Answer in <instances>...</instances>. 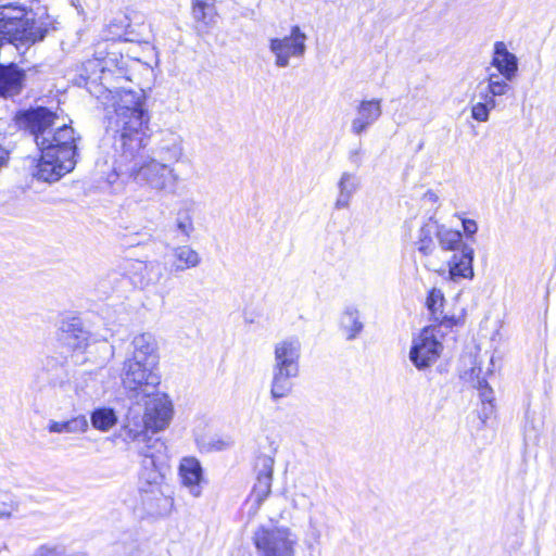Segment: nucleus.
Instances as JSON below:
<instances>
[{"mask_svg": "<svg viewBox=\"0 0 556 556\" xmlns=\"http://www.w3.org/2000/svg\"><path fill=\"white\" fill-rule=\"evenodd\" d=\"M341 325L349 340L355 339L363 330L359 311L355 307H348L342 315Z\"/></svg>", "mask_w": 556, "mask_h": 556, "instance_id": "c756f323", "label": "nucleus"}, {"mask_svg": "<svg viewBox=\"0 0 556 556\" xmlns=\"http://www.w3.org/2000/svg\"><path fill=\"white\" fill-rule=\"evenodd\" d=\"M144 269L148 271V274L153 276V277L149 278L148 283L149 282L155 283L160 280L162 273L157 265H154V264L146 265Z\"/></svg>", "mask_w": 556, "mask_h": 556, "instance_id": "58836bf2", "label": "nucleus"}, {"mask_svg": "<svg viewBox=\"0 0 556 556\" xmlns=\"http://www.w3.org/2000/svg\"><path fill=\"white\" fill-rule=\"evenodd\" d=\"M47 31L48 23L33 10L12 3L0 7V41L34 45L42 40Z\"/></svg>", "mask_w": 556, "mask_h": 556, "instance_id": "39448f33", "label": "nucleus"}, {"mask_svg": "<svg viewBox=\"0 0 556 556\" xmlns=\"http://www.w3.org/2000/svg\"><path fill=\"white\" fill-rule=\"evenodd\" d=\"M25 74L15 65H0V96L4 98L18 94L24 86Z\"/></svg>", "mask_w": 556, "mask_h": 556, "instance_id": "aec40b11", "label": "nucleus"}, {"mask_svg": "<svg viewBox=\"0 0 556 556\" xmlns=\"http://www.w3.org/2000/svg\"><path fill=\"white\" fill-rule=\"evenodd\" d=\"M270 489H253L250 501H254L257 505L261 504L263 500H265L269 494Z\"/></svg>", "mask_w": 556, "mask_h": 556, "instance_id": "4c0bfd02", "label": "nucleus"}, {"mask_svg": "<svg viewBox=\"0 0 556 556\" xmlns=\"http://www.w3.org/2000/svg\"><path fill=\"white\" fill-rule=\"evenodd\" d=\"M138 402H143V414L130 408L126 416L123 433L127 442H146L149 431L157 433L165 430L174 415V406L169 396L157 389L150 394H143Z\"/></svg>", "mask_w": 556, "mask_h": 556, "instance_id": "7ed1b4c3", "label": "nucleus"}, {"mask_svg": "<svg viewBox=\"0 0 556 556\" xmlns=\"http://www.w3.org/2000/svg\"><path fill=\"white\" fill-rule=\"evenodd\" d=\"M380 100H363L356 106L355 117L351 122V131L359 136L366 131L381 116Z\"/></svg>", "mask_w": 556, "mask_h": 556, "instance_id": "dca6fc26", "label": "nucleus"}, {"mask_svg": "<svg viewBox=\"0 0 556 556\" xmlns=\"http://www.w3.org/2000/svg\"><path fill=\"white\" fill-rule=\"evenodd\" d=\"M117 421V414L111 407H98L90 414L91 426L101 432H109L116 426Z\"/></svg>", "mask_w": 556, "mask_h": 556, "instance_id": "c85d7f7f", "label": "nucleus"}, {"mask_svg": "<svg viewBox=\"0 0 556 556\" xmlns=\"http://www.w3.org/2000/svg\"><path fill=\"white\" fill-rule=\"evenodd\" d=\"M426 304L433 320L438 321L440 325L450 327L457 324L454 316L450 317L443 312L444 295L441 290L433 288L429 292Z\"/></svg>", "mask_w": 556, "mask_h": 556, "instance_id": "cd10ccee", "label": "nucleus"}, {"mask_svg": "<svg viewBox=\"0 0 556 556\" xmlns=\"http://www.w3.org/2000/svg\"><path fill=\"white\" fill-rule=\"evenodd\" d=\"M308 538H309V541H308L309 547H312L313 544L319 543L320 530H319L317 523L313 519H309Z\"/></svg>", "mask_w": 556, "mask_h": 556, "instance_id": "c9c22d12", "label": "nucleus"}, {"mask_svg": "<svg viewBox=\"0 0 556 556\" xmlns=\"http://www.w3.org/2000/svg\"><path fill=\"white\" fill-rule=\"evenodd\" d=\"M75 163V159L50 154V152H41L36 177L48 182L56 181L65 174L73 170Z\"/></svg>", "mask_w": 556, "mask_h": 556, "instance_id": "2eb2a0df", "label": "nucleus"}, {"mask_svg": "<svg viewBox=\"0 0 556 556\" xmlns=\"http://www.w3.org/2000/svg\"><path fill=\"white\" fill-rule=\"evenodd\" d=\"M176 226L177 229L186 237H190L192 233L194 227L192 217L189 214V212H186L185 214L179 213L178 217L176 219Z\"/></svg>", "mask_w": 556, "mask_h": 556, "instance_id": "72a5a7b5", "label": "nucleus"}, {"mask_svg": "<svg viewBox=\"0 0 556 556\" xmlns=\"http://www.w3.org/2000/svg\"><path fill=\"white\" fill-rule=\"evenodd\" d=\"M123 387L139 399L143 394H150L159 389L161 376L159 365L153 363L125 359L122 370Z\"/></svg>", "mask_w": 556, "mask_h": 556, "instance_id": "1a4fd4ad", "label": "nucleus"}, {"mask_svg": "<svg viewBox=\"0 0 556 556\" xmlns=\"http://www.w3.org/2000/svg\"><path fill=\"white\" fill-rule=\"evenodd\" d=\"M193 495H194V496H199V495H200V492L198 491V492H195Z\"/></svg>", "mask_w": 556, "mask_h": 556, "instance_id": "49530a36", "label": "nucleus"}, {"mask_svg": "<svg viewBox=\"0 0 556 556\" xmlns=\"http://www.w3.org/2000/svg\"><path fill=\"white\" fill-rule=\"evenodd\" d=\"M488 105H489V111H490L491 109H493V108L495 106V102H494V100L489 99Z\"/></svg>", "mask_w": 556, "mask_h": 556, "instance_id": "37998d69", "label": "nucleus"}, {"mask_svg": "<svg viewBox=\"0 0 556 556\" xmlns=\"http://www.w3.org/2000/svg\"><path fill=\"white\" fill-rule=\"evenodd\" d=\"M214 0H193L192 14L197 21L210 24L213 21Z\"/></svg>", "mask_w": 556, "mask_h": 556, "instance_id": "7c9ffc66", "label": "nucleus"}, {"mask_svg": "<svg viewBox=\"0 0 556 556\" xmlns=\"http://www.w3.org/2000/svg\"><path fill=\"white\" fill-rule=\"evenodd\" d=\"M472 117L477 121H486V105L482 102H478L471 109Z\"/></svg>", "mask_w": 556, "mask_h": 556, "instance_id": "e433bc0d", "label": "nucleus"}, {"mask_svg": "<svg viewBox=\"0 0 556 556\" xmlns=\"http://www.w3.org/2000/svg\"><path fill=\"white\" fill-rule=\"evenodd\" d=\"M10 516V513H0V517Z\"/></svg>", "mask_w": 556, "mask_h": 556, "instance_id": "c03bdc74", "label": "nucleus"}, {"mask_svg": "<svg viewBox=\"0 0 556 556\" xmlns=\"http://www.w3.org/2000/svg\"><path fill=\"white\" fill-rule=\"evenodd\" d=\"M358 187L357 177L350 172H343L337 182L338 194L333 207L337 211L349 208Z\"/></svg>", "mask_w": 556, "mask_h": 556, "instance_id": "412c9836", "label": "nucleus"}, {"mask_svg": "<svg viewBox=\"0 0 556 556\" xmlns=\"http://www.w3.org/2000/svg\"><path fill=\"white\" fill-rule=\"evenodd\" d=\"M128 175L132 180L155 194H175L181 177L174 165L150 155L131 159Z\"/></svg>", "mask_w": 556, "mask_h": 556, "instance_id": "423d86ee", "label": "nucleus"}, {"mask_svg": "<svg viewBox=\"0 0 556 556\" xmlns=\"http://www.w3.org/2000/svg\"><path fill=\"white\" fill-rule=\"evenodd\" d=\"M132 354L127 359L153 363L159 365L160 355L156 339L153 334L144 332L132 339Z\"/></svg>", "mask_w": 556, "mask_h": 556, "instance_id": "f3484780", "label": "nucleus"}, {"mask_svg": "<svg viewBox=\"0 0 556 556\" xmlns=\"http://www.w3.org/2000/svg\"><path fill=\"white\" fill-rule=\"evenodd\" d=\"M75 391H76V394H77V395H80L78 388H76V390H75Z\"/></svg>", "mask_w": 556, "mask_h": 556, "instance_id": "a18cd8bd", "label": "nucleus"}, {"mask_svg": "<svg viewBox=\"0 0 556 556\" xmlns=\"http://www.w3.org/2000/svg\"><path fill=\"white\" fill-rule=\"evenodd\" d=\"M438 242L443 251L454 252L448 261L450 275L453 280L472 276V250L462 240V233L439 224Z\"/></svg>", "mask_w": 556, "mask_h": 556, "instance_id": "0eeeda50", "label": "nucleus"}, {"mask_svg": "<svg viewBox=\"0 0 556 556\" xmlns=\"http://www.w3.org/2000/svg\"><path fill=\"white\" fill-rule=\"evenodd\" d=\"M439 223L433 218H429L418 230L417 240L415 242L418 252L424 256H429L435 251V239L438 240Z\"/></svg>", "mask_w": 556, "mask_h": 556, "instance_id": "a878e982", "label": "nucleus"}, {"mask_svg": "<svg viewBox=\"0 0 556 556\" xmlns=\"http://www.w3.org/2000/svg\"><path fill=\"white\" fill-rule=\"evenodd\" d=\"M485 372L483 371V368L481 365L473 366L470 368V370L465 371L464 379L470 383L473 388H477L481 391H484L486 378ZM484 392H481V395H483Z\"/></svg>", "mask_w": 556, "mask_h": 556, "instance_id": "2f4dec72", "label": "nucleus"}, {"mask_svg": "<svg viewBox=\"0 0 556 556\" xmlns=\"http://www.w3.org/2000/svg\"><path fill=\"white\" fill-rule=\"evenodd\" d=\"M506 81L507 80H500L497 76L490 75L489 93H492L493 96L505 94L510 89L509 85Z\"/></svg>", "mask_w": 556, "mask_h": 556, "instance_id": "f704fd0d", "label": "nucleus"}, {"mask_svg": "<svg viewBox=\"0 0 556 556\" xmlns=\"http://www.w3.org/2000/svg\"><path fill=\"white\" fill-rule=\"evenodd\" d=\"M492 65L498 71L505 80H511L517 73L518 62L514 53L509 52L506 45L497 41L494 45Z\"/></svg>", "mask_w": 556, "mask_h": 556, "instance_id": "6ab92c4d", "label": "nucleus"}, {"mask_svg": "<svg viewBox=\"0 0 556 556\" xmlns=\"http://www.w3.org/2000/svg\"><path fill=\"white\" fill-rule=\"evenodd\" d=\"M306 34L298 25L290 28L289 35L269 38L268 48L275 66L286 68L290 66L291 60H301L306 52Z\"/></svg>", "mask_w": 556, "mask_h": 556, "instance_id": "9d476101", "label": "nucleus"}, {"mask_svg": "<svg viewBox=\"0 0 556 556\" xmlns=\"http://www.w3.org/2000/svg\"><path fill=\"white\" fill-rule=\"evenodd\" d=\"M102 104L114 110L111 125L119 135L121 148L125 159H134L144 147L148 137V113L143 110L139 98L131 91H105L101 97Z\"/></svg>", "mask_w": 556, "mask_h": 556, "instance_id": "f257e3e1", "label": "nucleus"}, {"mask_svg": "<svg viewBox=\"0 0 556 556\" xmlns=\"http://www.w3.org/2000/svg\"><path fill=\"white\" fill-rule=\"evenodd\" d=\"M142 498L148 511L155 516L168 515L174 506L173 497L163 494L161 489H146Z\"/></svg>", "mask_w": 556, "mask_h": 556, "instance_id": "4be33fe9", "label": "nucleus"}, {"mask_svg": "<svg viewBox=\"0 0 556 556\" xmlns=\"http://www.w3.org/2000/svg\"><path fill=\"white\" fill-rule=\"evenodd\" d=\"M207 425L200 421L193 429V435L200 451L202 452H222L233 445V440L229 435L208 434L205 432Z\"/></svg>", "mask_w": 556, "mask_h": 556, "instance_id": "a211bd4d", "label": "nucleus"}, {"mask_svg": "<svg viewBox=\"0 0 556 556\" xmlns=\"http://www.w3.org/2000/svg\"><path fill=\"white\" fill-rule=\"evenodd\" d=\"M17 122L30 131L41 152L75 159L76 136L65 116L40 106L23 112Z\"/></svg>", "mask_w": 556, "mask_h": 556, "instance_id": "f03ea898", "label": "nucleus"}, {"mask_svg": "<svg viewBox=\"0 0 556 556\" xmlns=\"http://www.w3.org/2000/svg\"><path fill=\"white\" fill-rule=\"evenodd\" d=\"M164 479V475L155 467L153 460H151L150 466H146L141 472V480L150 486L163 484Z\"/></svg>", "mask_w": 556, "mask_h": 556, "instance_id": "473e14b6", "label": "nucleus"}, {"mask_svg": "<svg viewBox=\"0 0 556 556\" xmlns=\"http://www.w3.org/2000/svg\"><path fill=\"white\" fill-rule=\"evenodd\" d=\"M59 344L71 352L75 364L92 363L99 367L106 365L114 355V346L106 341L92 339L76 318L61 321L56 333Z\"/></svg>", "mask_w": 556, "mask_h": 556, "instance_id": "20e7f679", "label": "nucleus"}, {"mask_svg": "<svg viewBox=\"0 0 556 556\" xmlns=\"http://www.w3.org/2000/svg\"><path fill=\"white\" fill-rule=\"evenodd\" d=\"M201 263V256L189 245H179L172 250L170 265L175 273L195 268Z\"/></svg>", "mask_w": 556, "mask_h": 556, "instance_id": "b1692460", "label": "nucleus"}, {"mask_svg": "<svg viewBox=\"0 0 556 556\" xmlns=\"http://www.w3.org/2000/svg\"><path fill=\"white\" fill-rule=\"evenodd\" d=\"M299 376V372L273 368L270 381V396L278 401L291 394L293 390L292 380Z\"/></svg>", "mask_w": 556, "mask_h": 556, "instance_id": "5701e85b", "label": "nucleus"}, {"mask_svg": "<svg viewBox=\"0 0 556 556\" xmlns=\"http://www.w3.org/2000/svg\"><path fill=\"white\" fill-rule=\"evenodd\" d=\"M279 443L271 435H262L256 440L254 451L253 471L255 484L270 486L274 477L275 458L278 453Z\"/></svg>", "mask_w": 556, "mask_h": 556, "instance_id": "9b49d317", "label": "nucleus"}, {"mask_svg": "<svg viewBox=\"0 0 556 556\" xmlns=\"http://www.w3.org/2000/svg\"><path fill=\"white\" fill-rule=\"evenodd\" d=\"M442 350L443 345L438 340L435 329L426 327L413 340L409 359L417 369H426L439 359Z\"/></svg>", "mask_w": 556, "mask_h": 556, "instance_id": "f8f14e48", "label": "nucleus"}, {"mask_svg": "<svg viewBox=\"0 0 556 556\" xmlns=\"http://www.w3.org/2000/svg\"><path fill=\"white\" fill-rule=\"evenodd\" d=\"M462 224H463L464 232L466 233L467 237H470L473 233H476L478 226L473 219L464 218L462 220Z\"/></svg>", "mask_w": 556, "mask_h": 556, "instance_id": "ea45409f", "label": "nucleus"}, {"mask_svg": "<svg viewBox=\"0 0 556 556\" xmlns=\"http://www.w3.org/2000/svg\"><path fill=\"white\" fill-rule=\"evenodd\" d=\"M36 556H59L55 549H50L46 547H41Z\"/></svg>", "mask_w": 556, "mask_h": 556, "instance_id": "79ce46f5", "label": "nucleus"}, {"mask_svg": "<svg viewBox=\"0 0 556 556\" xmlns=\"http://www.w3.org/2000/svg\"><path fill=\"white\" fill-rule=\"evenodd\" d=\"M178 473L185 486H197L205 482L202 466L193 456L184 457L180 460Z\"/></svg>", "mask_w": 556, "mask_h": 556, "instance_id": "bb28decb", "label": "nucleus"}, {"mask_svg": "<svg viewBox=\"0 0 556 556\" xmlns=\"http://www.w3.org/2000/svg\"><path fill=\"white\" fill-rule=\"evenodd\" d=\"M258 556H295L296 534L288 527H260L253 534Z\"/></svg>", "mask_w": 556, "mask_h": 556, "instance_id": "6e6552de", "label": "nucleus"}, {"mask_svg": "<svg viewBox=\"0 0 556 556\" xmlns=\"http://www.w3.org/2000/svg\"><path fill=\"white\" fill-rule=\"evenodd\" d=\"M301 342L295 337L285 338L274 344L273 368L300 372Z\"/></svg>", "mask_w": 556, "mask_h": 556, "instance_id": "4468645a", "label": "nucleus"}, {"mask_svg": "<svg viewBox=\"0 0 556 556\" xmlns=\"http://www.w3.org/2000/svg\"><path fill=\"white\" fill-rule=\"evenodd\" d=\"M89 429V421L85 415H77L67 420H49L47 430L54 434H83Z\"/></svg>", "mask_w": 556, "mask_h": 556, "instance_id": "393cba45", "label": "nucleus"}, {"mask_svg": "<svg viewBox=\"0 0 556 556\" xmlns=\"http://www.w3.org/2000/svg\"><path fill=\"white\" fill-rule=\"evenodd\" d=\"M185 154V139L179 131L164 128L155 134L150 156L174 165L181 162Z\"/></svg>", "mask_w": 556, "mask_h": 556, "instance_id": "ddd939ff", "label": "nucleus"}, {"mask_svg": "<svg viewBox=\"0 0 556 556\" xmlns=\"http://www.w3.org/2000/svg\"><path fill=\"white\" fill-rule=\"evenodd\" d=\"M422 200H424L425 202H428V203H431V204H435V203H438V201H439V197H438V194H437L434 191H432V190H428V191L424 194Z\"/></svg>", "mask_w": 556, "mask_h": 556, "instance_id": "a19ab883", "label": "nucleus"}]
</instances>
